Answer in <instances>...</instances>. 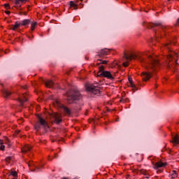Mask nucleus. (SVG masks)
<instances>
[{
    "mask_svg": "<svg viewBox=\"0 0 179 179\" xmlns=\"http://www.w3.org/2000/svg\"><path fill=\"white\" fill-rule=\"evenodd\" d=\"M148 29H153V27H159V29H162L163 30L164 33L166 31V29L167 27L161 22H155V23H150L148 25Z\"/></svg>",
    "mask_w": 179,
    "mask_h": 179,
    "instance_id": "obj_8",
    "label": "nucleus"
},
{
    "mask_svg": "<svg viewBox=\"0 0 179 179\" xmlns=\"http://www.w3.org/2000/svg\"><path fill=\"white\" fill-rule=\"evenodd\" d=\"M31 150V146L29 145H25L22 148V153H27V152H30Z\"/></svg>",
    "mask_w": 179,
    "mask_h": 179,
    "instance_id": "obj_13",
    "label": "nucleus"
},
{
    "mask_svg": "<svg viewBox=\"0 0 179 179\" xmlns=\"http://www.w3.org/2000/svg\"><path fill=\"white\" fill-rule=\"evenodd\" d=\"M161 37H163V35H161Z\"/></svg>",
    "mask_w": 179,
    "mask_h": 179,
    "instance_id": "obj_40",
    "label": "nucleus"
},
{
    "mask_svg": "<svg viewBox=\"0 0 179 179\" xmlns=\"http://www.w3.org/2000/svg\"><path fill=\"white\" fill-rule=\"evenodd\" d=\"M165 166H167L166 163L157 162L154 164L153 169H155V170H157V169H160L161 167H165Z\"/></svg>",
    "mask_w": 179,
    "mask_h": 179,
    "instance_id": "obj_12",
    "label": "nucleus"
},
{
    "mask_svg": "<svg viewBox=\"0 0 179 179\" xmlns=\"http://www.w3.org/2000/svg\"><path fill=\"white\" fill-rule=\"evenodd\" d=\"M67 101L69 104L73 103L75 100H80L82 99V95L80 92L77 90H70L66 93Z\"/></svg>",
    "mask_w": 179,
    "mask_h": 179,
    "instance_id": "obj_3",
    "label": "nucleus"
},
{
    "mask_svg": "<svg viewBox=\"0 0 179 179\" xmlns=\"http://www.w3.org/2000/svg\"><path fill=\"white\" fill-rule=\"evenodd\" d=\"M124 58L127 61H132V59H136V61H139L140 62H145V59L142 57V55L138 52H133L130 54H124Z\"/></svg>",
    "mask_w": 179,
    "mask_h": 179,
    "instance_id": "obj_5",
    "label": "nucleus"
},
{
    "mask_svg": "<svg viewBox=\"0 0 179 179\" xmlns=\"http://www.w3.org/2000/svg\"><path fill=\"white\" fill-rule=\"evenodd\" d=\"M24 89H26V87H24Z\"/></svg>",
    "mask_w": 179,
    "mask_h": 179,
    "instance_id": "obj_42",
    "label": "nucleus"
},
{
    "mask_svg": "<svg viewBox=\"0 0 179 179\" xmlns=\"http://www.w3.org/2000/svg\"><path fill=\"white\" fill-rule=\"evenodd\" d=\"M96 76L97 78H106V79H109L110 80H114L115 79L110 71L104 70V66L103 65L99 66Z\"/></svg>",
    "mask_w": 179,
    "mask_h": 179,
    "instance_id": "obj_4",
    "label": "nucleus"
},
{
    "mask_svg": "<svg viewBox=\"0 0 179 179\" xmlns=\"http://www.w3.org/2000/svg\"><path fill=\"white\" fill-rule=\"evenodd\" d=\"M54 104H55V106H57V107H60L61 108H62L63 111L65 113L66 115H71V109H69L66 106H64V105L61 104V102H59V101L56 100L54 102Z\"/></svg>",
    "mask_w": 179,
    "mask_h": 179,
    "instance_id": "obj_7",
    "label": "nucleus"
},
{
    "mask_svg": "<svg viewBox=\"0 0 179 179\" xmlns=\"http://www.w3.org/2000/svg\"><path fill=\"white\" fill-rule=\"evenodd\" d=\"M5 13H6V15H10V11H5Z\"/></svg>",
    "mask_w": 179,
    "mask_h": 179,
    "instance_id": "obj_35",
    "label": "nucleus"
},
{
    "mask_svg": "<svg viewBox=\"0 0 179 179\" xmlns=\"http://www.w3.org/2000/svg\"><path fill=\"white\" fill-rule=\"evenodd\" d=\"M172 143H173V145H178L179 144V137H178V134H176L172 140Z\"/></svg>",
    "mask_w": 179,
    "mask_h": 179,
    "instance_id": "obj_17",
    "label": "nucleus"
},
{
    "mask_svg": "<svg viewBox=\"0 0 179 179\" xmlns=\"http://www.w3.org/2000/svg\"><path fill=\"white\" fill-rule=\"evenodd\" d=\"M37 27V22H31V31H34L36 30V27Z\"/></svg>",
    "mask_w": 179,
    "mask_h": 179,
    "instance_id": "obj_23",
    "label": "nucleus"
},
{
    "mask_svg": "<svg viewBox=\"0 0 179 179\" xmlns=\"http://www.w3.org/2000/svg\"><path fill=\"white\" fill-rule=\"evenodd\" d=\"M28 97L29 95L27 93L22 94L19 96L18 101L21 106H23L24 103H26V101H27Z\"/></svg>",
    "mask_w": 179,
    "mask_h": 179,
    "instance_id": "obj_9",
    "label": "nucleus"
},
{
    "mask_svg": "<svg viewBox=\"0 0 179 179\" xmlns=\"http://www.w3.org/2000/svg\"><path fill=\"white\" fill-rule=\"evenodd\" d=\"M63 179H68V178H63Z\"/></svg>",
    "mask_w": 179,
    "mask_h": 179,
    "instance_id": "obj_43",
    "label": "nucleus"
},
{
    "mask_svg": "<svg viewBox=\"0 0 179 179\" xmlns=\"http://www.w3.org/2000/svg\"><path fill=\"white\" fill-rule=\"evenodd\" d=\"M15 134H17V135H19V134H20V130L15 131Z\"/></svg>",
    "mask_w": 179,
    "mask_h": 179,
    "instance_id": "obj_34",
    "label": "nucleus"
},
{
    "mask_svg": "<svg viewBox=\"0 0 179 179\" xmlns=\"http://www.w3.org/2000/svg\"><path fill=\"white\" fill-rule=\"evenodd\" d=\"M170 44H175L176 43V42H174V41H170Z\"/></svg>",
    "mask_w": 179,
    "mask_h": 179,
    "instance_id": "obj_37",
    "label": "nucleus"
},
{
    "mask_svg": "<svg viewBox=\"0 0 179 179\" xmlns=\"http://www.w3.org/2000/svg\"><path fill=\"white\" fill-rule=\"evenodd\" d=\"M110 51H111V49H102L100 52H98V57L100 58H103L104 55H108L110 54Z\"/></svg>",
    "mask_w": 179,
    "mask_h": 179,
    "instance_id": "obj_10",
    "label": "nucleus"
},
{
    "mask_svg": "<svg viewBox=\"0 0 179 179\" xmlns=\"http://www.w3.org/2000/svg\"><path fill=\"white\" fill-rule=\"evenodd\" d=\"M4 8H6V9H10V6L9 5V3H5Z\"/></svg>",
    "mask_w": 179,
    "mask_h": 179,
    "instance_id": "obj_31",
    "label": "nucleus"
},
{
    "mask_svg": "<svg viewBox=\"0 0 179 179\" xmlns=\"http://www.w3.org/2000/svg\"><path fill=\"white\" fill-rule=\"evenodd\" d=\"M34 129H36V131H37L41 129V125L40 124V123L38 122L34 125Z\"/></svg>",
    "mask_w": 179,
    "mask_h": 179,
    "instance_id": "obj_26",
    "label": "nucleus"
},
{
    "mask_svg": "<svg viewBox=\"0 0 179 179\" xmlns=\"http://www.w3.org/2000/svg\"><path fill=\"white\" fill-rule=\"evenodd\" d=\"M128 80H129V82L130 83V86L131 87H133V89H136V86H135V84H134V81H132V78H129Z\"/></svg>",
    "mask_w": 179,
    "mask_h": 179,
    "instance_id": "obj_25",
    "label": "nucleus"
},
{
    "mask_svg": "<svg viewBox=\"0 0 179 179\" xmlns=\"http://www.w3.org/2000/svg\"><path fill=\"white\" fill-rule=\"evenodd\" d=\"M129 65V63L128 62H125L123 63V66L127 67V66H128Z\"/></svg>",
    "mask_w": 179,
    "mask_h": 179,
    "instance_id": "obj_32",
    "label": "nucleus"
},
{
    "mask_svg": "<svg viewBox=\"0 0 179 179\" xmlns=\"http://www.w3.org/2000/svg\"><path fill=\"white\" fill-rule=\"evenodd\" d=\"M10 176H13L14 178H17V172L16 171H11Z\"/></svg>",
    "mask_w": 179,
    "mask_h": 179,
    "instance_id": "obj_27",
    "label": "nucleus"
},
{
    "mask_svg": "<svg viewBox=\"0 0 179 179\" xmlns=\"http://www.w3.org/2000/svg\"><path fill=\"white\" fill-rule=\"evenodd\" d=\"M36 169L38 170V167H36Z\"/></svg>",
    "mask_w": 179,
    "mask_h": 179,
    "instance_id": "obj_41",
    "label": "nucleus"
},
{
    "mask_svg": "<svg viewBox=\"0 0 179 179\" xmlns=\"http://www.w3.org/2000/svg\"><path fill=\"white\" fill-rule=\"evenodd\" d=\"M26 3V2H29V0H15V5H20V3Z\"/></svg>",
    "mask_w": 179,
    "mask_h": 179,
    "instance_id": "obj_24",
    "label": "nucleus"
},
{
    "mask_svg": "<svg viewBox=\"0 0 179 179\" xmlns=\"http://www.w3.org/2000/svg\"><path fill=\"white\" fill-rule=\"evenodd\" d=\"M3 97L8 98L9 96L12 94L10 92H9L8 90H3L2 91Z\"/></svg>",
    "mask_w": 179,
    "mask_h": 179,
    "instance_id": "obj_19",
    "label": "nucleus"
},
{
    "mask_svg": "<svg viewBox=\"0 0 179 179\" xmlns=\"http://www.w3.org/2000/svg\"><path fill=\"white\" fill-rule=\"evenodd\" d=\"M70 6L71 8H78V5L76 3H75V2L73 1H70Z\"/></svg>",
    "mask_w": 179,
    "mask_h": 179,
    "instance_id": "obj_28",
    "label": "nucleus"
},
{
    "mask_svg": "<svg viewBox=\"0 0 179 179\" xmlns=\"http://www.w3.org/2000/svg\"><path fill=\"white\" fill-rule=\"evenodd\" d=\"M97 65H107L108 64V61L107 60H103V59H98L97 60Z\"/></svg>",
    "mask_w": 179,
    "mask_h": 179,
    "instance_id": "obj_20",
    "label": "nucleus"
},
{
    "mask_svg": "<svg viewBox=\"0 0 179 179\" xmlns=\"http://www.w3.org/2000/svg\"><path fill=\"white\" fill-rule=\"evenodd\" d=\"M141 174H143V176H146L145 178H149L150 176L149 173H148V171L145 169L140 170Z\"/></svg>",
    "mask_w": 179,
    "mask_h": 179,
    "instance_id": "obj_22",
    "label": "nucleus"
},
{
    "mask_svg": "<svg viewBox=\"0 0 179 179\" xmlns=\"http://www.w3.org/2000/svg\"><path fill=\"white\" fill-rule=\"evenodd\" d=\"M176 26H179V18H178V20H177Z\"/></svg>",
    "mask_w": 179,
    "mask_h": 179,
    "instance_id": "obj_36",
    "label": "nucleus"
},
{
    "mask_svg": "<svg viewBox=\"0 0 179 179\" xmlns=\"http://www.w3.org/2000/svg\"><path fill=\"white\" fill-rule=\"evenodd\" d=\"M85 87L87 92H91L93 94H100V87L97 84L86 85Z\"/></svg>",
    "mask_w": 179,
    "mask_h": 179,
    "instance_id": "obj_6",
    "label": "nucleus"
},
{
    "mask_svg": "<svg viewBox=\"0 0 179 179\" xmlns=\"http://www.w3.org/2000/svg\"><path fill=\"white\" fill-rule=\"evenodd\" d=\"M38 120H39V124L42 125V127H47L48 124H47V122H45V120L43 119V117H39Z\"/></svg>",
    "mask_w": 179,
    "mask_h": 179,
    "instance_id": "obj_18",
    "label": "nucleus"
},
{
    "mask_svg": "<svg viewBox=\"0 0 179 179\" xmlns=\"http://www.w3.org/2000/svg\"><path fill=\"white\" fill-rule=\"evenodd\" d=\"M31 23V20L30 19L24 20L20 22L21 26H27V24H30Z\"/></svg>",
    "mask_w": 179,
    "mask_h": 179,
    "instance_id": "obj_15",
    "label": "nucleus"
},
{
    "mask_svg": "<svg viewBox=\"0 0 179 179\" xmlns=\"http://www.w3.org/2000/svg\"><path fill=\"white\" fill-rule=\"evenodd\" d=\"M128 101H129V99L128 98L120 99V103H128Z\"/></svg>",
    "mask_w": 179,
    "mask_h": 179,
    "instance_id": "obj_29",
    "label": "nucleus"
},
{
    "mask_svg": "<svg viewBox=\"0 0 179 179\" xmlns=\"http://www.w3.org/2000/svg\"><path fill=\"white\" fill-rule=\"evenodd\" d=\"M169 177L171 178V179L177 178V177H178V173H177V171H172V173L169 176Z\"/></svg>",
    "mask_w": 179,
    "mask_h": 179,
    "instance_id": "obj_21",
    "label": "nucleus"
},
{
    "mask_svg": "<svg viewBox=\"0 0 179 179\" xmlns=\"http://www.w3.org/2000/svg\"><path fill=\"white\" fill-rule=\"evenodd\" d=\"M85 115H87V112L85 113Z\"/></svg>",
    "mask_w": 179,
    "mask_h": 179,
    "instance_id": "obj_39",
    "label": "nucleus"
},
{
    "mask_svg": "<svg viewBox=\"0 0 179 179\" xmlns=\"http://www.w3.org/2000/svg\"><path fill=\"white\" fill-rule=\"evenodd\" d=\"M165 50L168 51V55L166 56L168 65V69H176L178 66V63H177V58H178V54L177 52L171 51L170 43H166L164 46Z\"/></svg>",
    "mask_w": 179,
    "mask_h": 179,
    "instance_id": "obj_2",
    "label": "nucleus"
},
{
    "mask_svg": "<svg viewBox=\"0 0 179 179\" xmlns=\"http://www.w3.org/2000/svg\"><path fill=\"white\" fill-rule=\"evenodd\" d=\"M28 166H29V167H30V166H31V163H29Z\"/></svg>",
    "mask_w": 179,
    "mask_h": 179,
    "instance_id": "obj_38",
    "label": "nucleus"
},
{
    "mask_svg": "<svg viewBox=\"0 0 179 179\" xmlns=\"http://www.w3.org/2000/svg\"><path fill=\"white\" fill-rule=\"evenodd\" d=\"M148 59L150 63L146 66V71H143L141 76L143 82H148L150 80L153 75L152 72H155L157 71L160 66V63H159V60L155 56L150 55L148 56Z\"/></svg>",
    "mask_w": 179,
    "mask_h": 179,
    "instance_id": "obj_1",
    "label": "nucleus"
},
{
    "mask_svg": "<svg viewBox=\"0 0 179 179\" xmlns=\"http://www.w3.org/2000/svg\"><path fill=\"white\" fill-rule=\"evenodd\" d=\"M54 120H55V123L58 125L61 124V122H62V116L59 113H55Z\"/></svg>",
    "mask_w": 179,
    "mask_h": 179,
    "instance_id": "obj_11",
    "label": "nucleus"
},
{
    "mask_svg": "<svg viewBox=\"0 0 179 179\" xmlns=\"http://www.w3.org/2000/svg\"><path fill=\"white\" fill-rule=\"evenodd\" d=\"M0 149H1V150H5V145L1 144Z\"/></svg>",
    "mask_w": 179,
    "mask_h": 179,
    "instance_id": "obj_33",
    "label": "nucleus"
},
{
    "mask_svg": "<svg viewBox=\"0 0 179 179\" xmlns=\"http://www.w3.org/2000/svg\"><path fill=\"white\" fill-rule=\"evenodd\" d=\"M45 86L49 88L54 87V82L50 80H47L46 81H45Z\"/></svg>",
    "mask_w": 179,
    "mask_h": 179,
    "instance_id": "obj_14",
    "label": "nucleus"
},
{
    "mask_svg": "<svg viewBox=\"0 0 179 179\" xmlns=\"http://www.w3.org/2000/svg\"><path fill=\"white\" fill-rule=\"evenodd\" d=\"M22 26V24H20V22H19V21L15 22V24L13 25V28L12 30H13L14 31L17 30V29H19V27H20Z\"/></svg>",
    "mask_w": 179,
    "mask_h": 179,
    "instance_id": "obj_16",
    "label": "nucleus"
},
{
    "mask_svg": "<svg viewBox=\"0 0 179 179\" xmlns=\"http://www.w3.org/2000/svg\"><path fill=\"white\" fill-rule=\"evenodd\" d=\"M10 160H12V157H7L6 158V162L7 163H10Z\"/></svg>",
    "mask_w": 179,
    "mask_h": 179,
    "instance_id": "obj_30",
    "label": "nucleus"
}]
</instances>
